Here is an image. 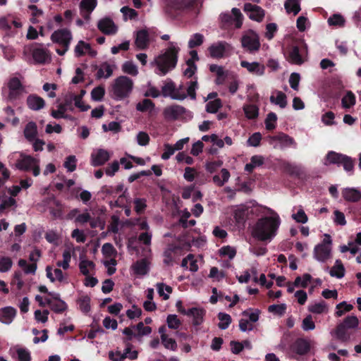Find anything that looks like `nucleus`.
Here are the masks:
<instances>
[{"label": "nucleus", "mask_w": 361, "mask_h": 361, "mask_svg": "<svg viewBox=\"0 0 361 361\" xmlns=\"http://www.w3.org/2000/svg\"><path fill=\"white\" fill-rule=\"evenodd\" d=\"M39 47L33 48L32 51V58L36 63L45 64L51 61L49 51L44 47L43 44H39Z\"/></svg>", "instance_id": "dca6fc26"}, {"label": "nucleus", "mask_w": 361, "mask_h": 361, "mask_svg": "<svg viewBox=\"0 0 361 361\" xmlns=\"http://www.w3.org/2000/svg\"><path fill=\"white\" fill-rule=\"evenodd\" d=\"M161 94L164 97H171L173 99L177 100H183L187 97L185 92L180 93L179 90H176L172 80L165 83L161 87Z\"/></svg>", "instance_id": "9d476101"}, {"label": "nucleus", "mask_w": 361, "mask_h": 361, "mask_svg": "<svg viewBox=\"0 0 361 361\" xmlns=\"http://www.w3.org/2000/svg\"><path fill=\"white\" fill-rule=\"evenodd\" d=\"M241 43L243 47L250 52L258 51L260 48L259 37L258 35L252 30H250L247 34L242 37Z\"/></svg>", "instance_id": "6e6552de"}, {"label": "nucleus", "mask_w": 361, "mask_h": 361, "mask_svg": "<svg viewBox=\"0 0 361 361\" xmlns=\"http://www.w3.org/2000/svg\"><path fill=\"white\" fill-rule=\"evenodd\" d=\"M161 343L164 347L171 350L175 351L177 349V343L175 339L169 338L167 334L161 336Z\"/></svg>", "instance_id": "864d4df0"}, {"label": "nucleus", "mask_w": 361, "mask_h": 361, "mask_svg": "<svg viewBox=\"0 0 361 361\" xmlns=\"http://www.w3.org/2000/svg\"><path fill=\"white\" fill-rule=\"evenodd\" d=\"M218 319L220 320V322L218 324V326L221 329H226L230 324L231 323V317L226 313L219 312L218 314Z\"/></svg>", "instance_id": "de8ad7c7"}, {"label": "nucleus", "mask_w": 361, "mask_h": 361, "mask_svg": "<svg viewBox=\"0 0 361 361\" xmlns=\"http://www.w3.org/2000/svg\"><path fill=\"white\" fill-rule=\"evenodd\" d=\"M281 224L279 216H264L257 220L252 230V236L260 241H271L277 234Z\"/></svg>", "instance_id": "f257e3e1"}, {"label": "nucleus", "mask_w": 361, "mask_h": 361, "mask_svg": "<svg viewBox=\"0 0 361 361\" xmlns=\"http://www.w3.org/2000/svg\"><path fill=\"white\" fill-rule=\"evenodd\" d=\"M122 70L124 73L135 76L138 74L137 66L131 61H126L122 66Z\"/></svg>", "instance_id": "bf43d9fd"}, {"label": "nucleus", "mask_w": 361, "mask_h": 361, "mask_svg": "<svg viewBox=\"0 0 361 361\" xmlns=\"http://www.w3.org/2000/svg\"><path fill=\"white\" fill-rule=\"evenodd\" d=\"M18 266L22 268L26 274H35L37 268L36 263L28 264L27 261L23 259H19L18 262Z\"/></svg>", "instance_id": "79ce46f5"}, {"label": "nucleus", "mask_w": 361, "mask_h": 361, "mask_svg": "<svg viewBox=\"0 0 361 361\" xmlns=\"http://www.w3.org/2000/svg\"><path fill=\"white\" fill-rule=\"evenodd\" d=\"M329 274L332 277H336L338 279H341L345 275V268L343 264H342L340 259H337L335 262V264L331 269L329 271Z\"/></svg>", "instance_id": "e433bc0d"}, {"label": "nucleus", "mask_w": 361, "mask_h": 361, "mask_svg": "<svg viewBox=\"0 0 361 361\" xmlns=\"http://www.w3.org/2000/svg\"><path fill=\"white\" fill-rule=\"evenodd\" d=\"M105 94V90L102 86L94 87L91 92L92 99L96 102L101 101Z\"/></svg>", "instance_id": "0e129e2a"}, {"label": "nucleus", "mask_w": 361, "mask_h": 361, "mask_svg": "<svg viewBox=\"0 0 361 361\" xmlns=\"http://www.w3.org/2000/svg\"><path fill=\"white\" fill-rule=\"evenodd\" d=\"M290 348L299 355H305L311 349V341L304 338H298L290 345Z\"/></svg>", "instance_id": "f8f14e48"}, {"label": "nucleus", "mask_w": 361, "mask_h": 361, "mask_svg": "<svg viewBox=\"0 0 361 361\" xmlns=\"http://www.w3.org/2000/svg\"><path fill=\"white\" fill-rule=\"evenodd\" d=\"M95 267L94 263L92 261L87 259H82L80 262L79 268L80 272L84 276H88L90 274L88 268L94 269Z\"/></svg>", "instance_id": "6e6d98bb"}, {"label": "nucleus", "mask_w": 361, "mask_h": 361, "mask_svg": "<svg viewBox=\"0 0 361 361\" xmlns=\"http://www.w3.org/2000/svg\"><path fill=\"white\" fill-rule=\"evenodd\" d=\"M286 304H280V305H271L268 307V311L269 312L274 313V314L282 316L286 312Z\"/></svg>", "instance_id": "338daca9"}, {"label": "nucleus", "mask_w": 361, "mask_h": 361, "mask_svg": "<svg viewBox=\"0 0 361 361\" xmlns=\"http://www.w3.org/2000/svg\"><path fill=\"white\" fill-rule=\"evenodd\" d=\"M342 196L346 202H357L361 200V192L355 188H346L342 190Z\"/></svg>", "instance_id": "a878e982"}, {"label": "nucleus", "mask_w": 361, "mask_h": 361, "mask_svg": "<svg viewBox=\"0 0 361 361\" xmlns=\"http://www.w3.org/2000/svg\"><path fill=\"white\" fill-rule=\"evenodd\" d=\"M269 143L272 144L273 142H279L283 147H296L297 143L295 140L284 133H279L276 135H269L268 137Z\"/></svg>", "instance_id": "aec40b11"}, {"label": "nucleus", "mask_w": 361, "mask_h": 361, "mask_svg": "<svg viewBox=\"0 0 361 361\" xmlns=\"http://www.w3.org/2000/svg\"><path fill=\"white\" fill-rule=\"evenodd\" d=\"M90 301L91 298L87 295H82L77 300L79 308L83 313L86 314L90 311Z\"/></svg>", "instance_id": "4c0bfd02"}, {"label": "nucleus", "mask_w": 361, "mask_h": 361, "mask_svg": "<svg viewBox=\"0 0 361 361\" xmlns=\"http://www.w3.org/2000/svg\"><path fill=\"white\" fill-rule=\"evenodd\" d=\"M181 255V249L178 246L171 245L164 252V263L168 266L173 265Z\"/></svg>", "instance_id": "f3484780"}, {"label": "nucleus", "mask_w": 361, "mask_h": 361, "mask_svg": "<svg viewBox=\"0 0 361 361\" xmlns=\"http://www.w3.org/2000/svg\"><path fill=\"white\" fill-rule=\"evenodd\" d=\"M270 102L283 109L287 105L286 95L283 92L278 91L276 97H274L273 95L270 97Z\"/></svg>", "instance_id": "a19ab883"}, {"label": "nucleus", "mask_w": 361, "mask_h": 361, "mask_svg": "<svg viewBox=\"0 0 361 361\" xmlns=\"http://www.w3.org/2000/svg\"><path fill=\"white\" fill-rule=\"evenodd\" d=\"M222 106V102L220 99H215L213 101H209L206 104V111L208 113L215 114Z\"/></svg>", "instance_id": "603ef678"}, {"label": "nucleus", "mask_w": 361, "mask_h": 361, "mask_svg": "<svg viewBox=\"0 0 361 361\" xmlns=\"http://www.w3.org/2000/svg\"><path fill=\"white\" fill-rule=\"evenodd\" d=\"M199 0H166L165 11L171 17L197 9Z\"/></svg>", "instance_id": "7ed1b4c3"}, {"label": "nucleus", "mask_w": 361, "mask_h": 361, "mask_svg": "<svg viewBox=\"0 0 361 361\" xmlns=\"http://www.w3.org/2000/svg\"><path fill=\"white\" fill-rule=\"evenodd\" d=\"M77 159L75 156L70 155L66 157L63 166L67 169L68 171L73 172L76 169Z\"/></svg>", "instance_id": "774afa93"}, {"label": "nucleus", "mask_w": 361, "mask_h": 361, "mask_svg": "<svg viewBox=\"0 0 361 361\" xmlns=\"http://www.w3.org/2000/svg\"><path fill=\"white\" fill-rule=\"evenodd\" d=\"M220 19L222 27L227 28L235 23V27L239 29L243 25V16L238 8H233L231 14L229 13H221L220 15Z\"/></svg>", "instance_id": "0eeeda50"}, {"label": "nucleus", "mask_w": 361, "mask_h": 361, "mask_svg": "<svg viewBox=\"0 0 361 361\" xmlns=\"http://www.w3.org/2000/svg\"><path fill=\"white\" fill-rule=\"evenodd\" d=\"M92 165L94 166H100L104 165L109 159V153L103 149H99L95 154H92Z\"/></svg>", "instance_id": "b1692460"}, {"label": "nucleus", "mask_w": 361, "mask_h": 361, "mask_svg": "<svg viewBox=\"0 0 361 361\" xmlns=\"http://www.w3.org/2000/svg\"><path fill=\"white\" fill-rule=\"evenodd\" d=\"M204 41V36L202 34L196 33L192 35L188 42V47L193 49L196 47L200 46Z\"/></svg>", "instance_id": "680f3d73"}, {"label": "nucleus", "mask_w": 361, "mask_h": 361, "mask_svg": "<svg viewBox=\"0 0 361 361\" xmlns=\"http://www.w3.org/2000/svg\"><path fill=\"white\" fill-rule=\"evenodd\" d=\"M136 47L139 49H145L149 43V33L146 30H140L137 32L135 41Z\"/></svg>", "instance_id": "cd10ccee"}, {"label": "nucleus", "mask_w": 361, "mask_h": 361, "mask_svg": "<svg viewBox=\"0 0 361 361\" xmlns=\"http://www.w3.org/2000/svg\"><path fill=\"white\" fill-rule=\"evenodd\" d=\"M277 116L274 112L267 114L264 123L267 130H273L276 126Z\"/></svg>", "instance_id": "09e8293b"}, {"label": "nucleus", "mask_w": 361, "mask_h": 361, "mask_svg": "<svg viewBox=\"0 0 361 361\" xmlns=\"http://www.w3.org/2000/svg\"><path fill=\"white\" fill-rule=\"evenodd\" d=\"M348 329L341 323L337 325L336 329L334 331V334L336 338L341 342L345 343L350 340V334L348 333Z\"/></svg>", "instance_id": "2f4dec72"}, {"label": "nucleus", "mask_w": 361, "mask_h": 361, "mask_svg": "<svg viewBox=\"0 0 361 361\" xmlns=\"http://www.w3.org/2000/svg\"><path fill=\"white\" fill-rule=\"evenodd\" d=\"M16 352L19 361H31L30 352L24 348H17Z\"/></svg>", "instance_id": "e2e57ef3"}, {"label": "nucleus", "mask_w": 361, "mask_h": 361, "mask_svg": "<svg viewBox=\"0 0 361 361\" xmlns=\"http://www.w3.org/2000/svg\"><path fill=\"white\" fill-rule=\"evenodd\" d=\"M49 202L55 206V207H49L50 214L55 219H62L63 215V205L62 203L54 196L49 199Z\"/></svg>", "instance_id": "c85d7f7f"}, {"label": "nucleus", "mask_w": 361, "mask_h": 361, "mask_svg": "<svg viewBox=\"0 0 361 361\" xmlns=\"http://www.w3.org/2000/svg\"><path fill=\"white\" fill-rule=\"evenodd\" d=\"M332 240L329 234L325 235L322 242L317 245L314 248V257L319 262H324L329 259L331 254Z\"/></svg>", "instance_id": "423d86ee"}, {"label": "nucleus", "mask_w": 361, "mask_h": 361, "mask_svg": "<svg viewBox=\"0 0 361 361\" xmlns=\"http://www.w3.org/2000/svg\"><path fill=\"white\" fill-rule=\"evenodd\" d=\"M133 87V80L127 76L118 77L113 85V93L114 98L121 100L128 97Z\"/></svg>", "instance_id": "39448f33"}, {"label": "nucleus", "mask_w": 361, "mask_h": 361, "mask_svg": "<svg viewBox=\"0 0 361 361\" xmlns=\"http://www.w3.org/2000/svg\"><path fill=\"white\" fill-rule=\"evenodd\" d=\"M67 308H68L67 304L61 299L58 300H54L51 307V310L53 312H54L55 313H58V314L63 312L64 311H66L67 310Z\"/></svg>", "instance_id": "13d9d810"}, {"label": "nucleus", "mask_w": 361, "mask_h": 361, "mask_svg": "<svg viewBox=\"0 0 361 361\" xmlns=\"http://www.w3.org/2000/svg\"><path fill=\"white\" fill-rule=\"evenodd\" d=\"M97 5V0H82L80 3V12L91 13Z\"/></svg>", "instance_id": "ea45409f"}, {"label": "nucleus", "mask_w": 361, "mask_h": 361, "mask_svg": "<svg viewBox=\"0 0 361 361\" xmlns=\"http://www.w3.org/2000/svg\"><path fill=\"white\" fill-rule=\"evenodd\" d=\"M69 109L71 111L73 110V107L72 106V100L66 99L64 103H61L58 106V110L52 109L51 111V115L56 119L61 118L59 115H63L66 114V111Z\"/></svg>", "instance_id": "7c9ffc66"}, {"label": "nucleus", "mask_w": 361, "mask_h": 361, "mask_svg": "<svg viewBox=\"0 0 361 361\" xmlns=\"http://www.w3.org/2000/svg\"><path fill=\"white\" fill-rule=\"evenodd\" d=\"M206 311L200 307H191L188 310L186 316L192 317V324L199 326L202 324Z\"/></svg>", "instance_id": "5701e85b"}, {"label": "nucleus", "mask_w": 361, "mask_h": 361, "mask_svg": "<svg viewBox=\"0 0 361 361\" xmlns=\"http://www.w3.org/2000/svg\"><path fill=\"white\" fill-rule=\"evenodd\" d=\"M194 80H190L188 82V87H187V93L185 94L187 97H190L191 99H196V90L198 87V82L197 78H194Z\"/></svg>", "instance_id": "8fccbe9b"}, {"label": "nucleus", "mask_w": 361, "mask_h": 361, "mask_svg": "<svg viewBox=\"0 0 361 361\" xmlns=\"http://www.w3.org/2000/svg\"><path fill=\"white\" fill-rule=\"evenodd\" d=\"M166 322L169 328L172 329H177L181 325L180 320L176 314H169L167 317Z\"/></svg>", "instance_id": "69168bd1"}, {"label": "nucleus", "mask_w": 361, "mask_h": 361, "mask_svg": "<svg viewBox=\"0 0 361 361\" xmlns=\"http://www.w3.org/2000/svg\"><path fill=\"white\" fill-rule=\"evenodd\" d=\"M180 48L174 42H170L164 52L154 59L153 63L157 66L160 74L165 75L174 69L178 63Z\"/></svg>", "instance_id": "f03ea898"}, {"label": "nucleus", "mask_w": 361, "mask_h": 361, "mask_svg": "<svg viewBox=\"0 0 361 361\" xmlns=\"http://www.w3.org/2000/svg\"><path fill=\"white\" fill-rule=\"evenodd\" d=\"M305 49V45H293L288 50L287 60L293 64H302L305 60L302 56V51Z\"/></svg>", "instance_id": "ddd939ff"}, {"label": "nucleus", "mask_w": 361, "mask_h": 361, "mask_svg": "<svg viewBox=\"0 0 361 361\" xmlns=\"http://www.w3.org/2000/svg\"><path fill=\"white\" fill-rule=\"evenodd\" d=\"M51 39L54 43L66 47L70 46L72 35L71 31L66 28L59 29L51 34Z\"/></svg>", "instance_id": "1a4fd4ad"}, {"label": "nucleus", "mask_w": 361, "mask_h": 361, "mask_svg": "<svg viewBox=\"0 0 361 361\" xmlns=\"http://www.w3.org/2000/svg\"><path fill=\"white\" fill-rule=\"evenodd\" d=\"M16 314L17 310L13 307L8 306L3 307L0 309V322L6 324H9L13 322Z\"/></svg>", "instance_id": "393cba45"}, {"label": "nucleus", "mask_w": 361, "mask_h": 361, "mask_svg": "<svg viewBox=\"0 0 361 361\" xmlns=\"http://www.w3.org/2000/svg\"><path fill=\"white\" fill-rule=\"evenodd\" d=\"M133 269L137 275L144 276L149 271L147 262L145 259L137 260L133 265Z\"/></svg>", "instance_id": "f704fd0d"}, {"label": "nucleus", "mask_w": 361, "mask_h": 361, "mask_svg": "<svg viewBox=\"0 0 361 361\" xmlns=\"http://www.w3.org/2000/svg\"><path fill=\"white\" fill-rule=\"evenodd\" d=\"M36 162H38V160L30 155L22 154L21 158L17 160L16 166L19 170L30 171Z\"/></svg>", "instance_id": "412c9836"}, {"label": "nucleus", "mask_w": 361, "mask_h": 361, "mask_svg": "<svg viewBox=\"0 0 361 361\" xmlns=\"http://www.w3.org/2000/svg\"><path fill=\"white\" fill-rule=\"evenodd\" d=\"M247 212L245 209H237L234 211L233 218L235 224L238 226H243L246 221Z\"/></svg>", "instance_id": "c03bdc74"}, {"label": "nucleus", "mask_w": 361, "mask_h": 361, "mask_svg": "<svg viewBox=\"0 0 361 361\" xmlns=\"http://www.w3.org/2000/svg\"><path fill=\"white\" fill-rule=\"evenodd\" d=\"M240 66L246 68L250 73L255 74L257 76H262L264 74L265 66L258 62L250 63L247 61H242Z\"/></svg>", "instance_id": "4be33fe9"}, {"label": "nucleus", "mask_w": 361, "mask_h": 361, "mask_svg": "<svg viewBox=\"0 0 361 361\" xmlns=\"http://www.w3.org/2000/svg\"><path fill=\"white\" fill-rule=\"evenodd\" d=\"M186 112V109L180 105L173 104L166 106L163 111L166 120L176 121L179 119Z\"/></svg>", "instance_id": "2eb2a0df"}, {"label": "nucleus", "mask_w": 361, "mask_h": 361, "mask_svg": "<svg viewBox=\"0 0 361 361\" xmlns=\"http://www.w3.org/2000/svg\"><path fill=\"white\" fill-rule=\"evenodd\" d=\"M156 286L159 296L162 297L165 300H168L169 298V295L164 293V290H166L167 293H171L173 291L172 287L166 285L164 283H158Z\"/></svg>", "instance_id": "5fc2aeb1"}, {"label": "nucleus", "mask_w": 361, "mask_h": 361, "mask_svg": "<svg viewBox=\"0 0 361 361\" xmlns=\"http://www.w3.org/2000/svg\"><path fill=\"white\" fill-rule=\"evenodd\" d=\"M355 96L351 91H348L346 94L341 99L342 106L345 109L350 108L355 104Z\"/></svg>", "instance_id": "a18cd8bd"}, {"label": "nucleus", "mask_w": 361, "mask_h": 361, "mask_svg": "<svg viewBox=\"0 0 361 361\" xmlns=\"http://www.w3.org/2000/svg\"><path fill=\"white\" fill-rule=\"evenodd\" d=\"M113 66L108 62H103L97 73V78H109L113 74Z\"/></svg>", "instance_id": "72a5a7b5"}, {"label": "nucleus", "mask_w": 361, "mask_h": 361, "mask_svg": "<svg viewBox=\"0 0 361 361\" xmlns=\"http://www.w3.org/2000/svg\"><path fill=\"white\" fill-rule=\"evenodd\" d=\"M324 164L326 166L331 164H336L338 166H343L346 172L353 173L355 161L353 158L345 154L334 151H329L325 157Z\"/></svg>", "instance_id": "20e7f679"}, {"label": "nucleus", "mask_w": 361, "mask_h": 361, "mask_svg": "<svg viewBox=\"0 0 361 361\" xmlns=\"http://www.w3.org/2000/svg\"><path fill=\"white\" fill-rule=\"evenodd\" d=\"M245 116L249 119H255L258 117L259 109L255 104H246L243 106Z\"/></svg>", "instance_id": "37998d69"}, {"label": "nucleus", "mask_w": 361, "mask_h": 361, "mask_svg": "<svg viewBox=\"0 0 361 361\" xmlns=\"http://www.w3.org/2000/svg\"><path fill=\"white\" fill-rule=\"evenodd\" d=\"M231 45L225 41H219L212 44L209 48V52L212 58L222 59L225 53L231 49Z\"/></svg>", "instance_id": "9b49d317"}, {"label": "nucleus", "mask_w": 361, "mask_h": 361, "mask_svg": "<svg viewBox=\"0 0 361 361\" xmlns=\"http://www.w3.org/2000/svg\"><path fill=\"white\" fill-rule=\"evenodd\" d=\"M243 11L252 20L261 22L264 17V11L260 6L255 4L245 3Z\"/></svg>", "instance_id": "4468645a"}, {"label": "nucleus", "mask_w": 361, "mask_h": 361, "mask_svg": "<svg viewBox=\"0 0 361 361\" xmlns=\"http://www.w3.org/2000/svg\"><path fill=\"white\" fill-rule=\"evenodd\" d=\"M155 107L154 103L149 99H144L136 105V109L140 112H151Z\"/></svg>", "instance_id": "58836bf2"}, {"label": "nucleus", "mask_w": 361, "mask_h": 361, "mask_svg": "<svg viewBox=\"0 0 361 361\" xmlns=\"http://www.w3.org/2000/svg\"><path fill=\"white\" fill-rule=\"evenodd\" d=\"M26 102L28 108L33 111H39L45 106L44 99L37 94H30Z\"/></svg>", "instance_id": "bb28decb"}, {"label": "nucleus", "mask_w": 361, "mask_h": 361, "mask_svg": "<svg viewBox=\"0 0 361 361\" xmlns=\"http://www.w3.org/2000/svg\"><path fill=\"white\" fill-rule=\"evenodd\" d=\"M124 343L126 345V349L123 353H121L120 351H116V353L113 351L109 352V357L111 361H124V360L128 357V355L131 352L133 345L130 343Z\"/></svg>", "instance_id": "c756f323"}, {"label": "nucleus", "mask_w": 361, "mask_h": 361, "mask_svg": "<svg viewBox=\"0 0 361 361\" xmlns=\"http://www.w3.org/2000/svg\"><path fill=\"white\" fill-rule=\"evenodd\" d=\"M335 315L338 317L343 316L345 312H348L353 309L352 305L348 304L345 301L338 303L336 307Z\"/></svg>", "instance_id": "49530a36"}, {"label": "nucleus", "mask_w": 361, "mask_h": 361, "mask_svg": "<svg viewBox=\"0 0 361 361\" xmlns=\"http://www.w3.org/2000/svg\"><path fill=\"white\" fill-rule=\"evenodd\" d=\"M8 87L9 89L8 97L10 99H16L24 89L21 82L16 77L10 79Z\"/></svg>", "instance_id": "6ab92c4d"}, {"label": "nucleus", "mask_w": 361, "mask_h": 361, "mask_svg": "<svg viewBox=\"0 0 361 361\" xmlns=\"http://www.w3.org/2000/svg\"><path fill=\"white\" fill-rule=\"evenodd\" d=\"M284 7L288 13H293L294 16H296L301 10L300 0H286Z\"/></svg>", "instance_id": "c9c22d12"}, {"label": "nucleus", "mask_w": 361, "mask_h": 361, "mask_svg": "<svg viewBox=\"0 0 361 361\" xmlns=\"http://www.w3.org/2000/svg\"><path fill=\"white\" fill-rule=\"evenodd\" d=\"M98 29L104 35H111L117 32V27L110 18H104L97 23Z\"/></svg>", "instance_id": "a211bd4d"}, {"label": "nucleus", "mask_w": 361, "mask_h": 361, "mask_svg": "<svg viewBox=\"0 0 361 361\" xmlns=\"http://www.w3.org/2000/svg\"><path fill=\"white\" fill-rule=\"evenodd\" d=\"M23 133L25 137L29 142H33L37 135V127L36 123L33 121L27 123Z\"/></svg>", "instance_id": "473e14b6"}, {"label": "nucleus", "mask_w": 361, "mask_h": 361, "mask_svg": "<svg viewBox=\"0 0 361 361\" xmlns=\"http://www.w3.org/2000/svg\"><path fill=\"white\" fill-rule=\"evenodd\" d=\"M134 209L137 214H142L147 207V200L145 198H135L134 200Z\"/></svg>", "instance_id": "4d7b16f0"}, {"label": "nucleus", "mask_w": 361, "mask_h": 361, "mask_svg": "<svg viewBox=\"0 0 361 361\" xmlns=\"http://www.w3.org/2000/svg\"><path fill=\"white\" fill-rule=\"evenodd\" d=\"M341 324L348 329H356L358 326L359 320L356 316L350 315L346 317Z\"/></svg>", "instance_id": "3c124183"}, {"label": "nucleus", "mask_w": 361, "mask_h": 361, "mask_svg": "<svg viewBox=\"0 0 361 361\" xmlns=\"http://www.w3.org/2000/svg\"><path fill=\"white\" fill-rule=\"evenodd\" d=\"M345 22L344 18L340 14H334L328 19L329 25L343 27Z\"/></svg>", "instance_id": "052dcab7"}]
</instances>
